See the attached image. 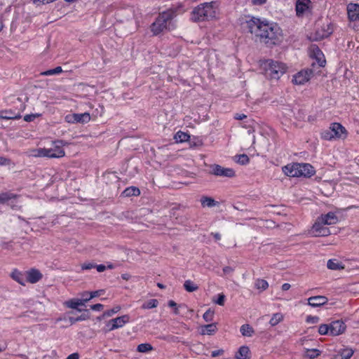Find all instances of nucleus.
Segmentation results:
<instances>
[{
    "mask_svg": "<svg viewBox=\"0 0 359 359\" xmlns=\"http://www.w3.org/2000/svg\"><path fill=\"white\" fill-rule=\"evenodd\" d=\"M248 28L251 34L268 45H276L282 41V30L276 24L261 22L253 18L247 22Z\"/></svg>",
    "mask_w": 359,
    "mask_h": 359,
    "instance_id": "nucleus-1",
    "label": "nucleus"
},
{
    "mask_svg": "<svg viewBox=\"0 0 359 359\" xmlns=\"http://www.w3.org/2000/svg\"><path fill=\"white\" fill-rule=\"evenodd\" d=\"M174 13L165 11L159 14L156 20L151 24V30L154 35H158L164 30H172L176 27L173 22Z\"/></svg>",
    "mask_w": 359,
    "mask_h": 359,
    "instance_id": "nucleus-2",
    "label": "nucleus"
},
{
    "mask_svg": "<svg viewBox=\"0 0 359 359\" xmlns=\"http://www.w3.org/2000/svg\"><path fill=\"white\" fill-rule=\"evenodd\" d=\"M285 175L292 177H311L315 174L313 167L309 163L288 164L282 168Z\"/></svg>",
    "mask_w": 359,
    "mask_h": 359,
    "instance_id": "nucleus-3",
    "label": "nucleus"
},
{
    "mask_svg": "<svg viewBox=\"0 0 359 359\" xmlns=\"http://www.w3.org/2000/svg\"><path fill=\"white\" fill-rule=\"evenodd\" d=\"M215 4V2H210L198 6L192 12V20L194 21H204L214 18L216 15Z\"/></svg>",
    "mask_w": 359,
    "mask_h": 359,
    "instance_id": "nucleus-4",
    "label": "nucleus"
},
{
    "mask_svg": "<svg viewBox=\"0 0 359 359\" xmlns=\"http://www.w3.org/2000/svg\"><path fill=\"white\" fill-rule=\"evenodd\" d=\"M262 67L264 69L266 76L276 80L283 76L287 69V67L284 63L273 60L264 61L262 64Z\"/></svg>",
    "mask_w": 359,
    "mask_h": 359,
    "instance_id": "nucleus-5",
    "label": "nucleus"
},
{
    "mask_svg": "<svg viewBox=\"0 0 359 359\" xmlns=\"http://www.w3.org/2000/svg\"><path fill=\"white\" fill-rule=\"evenodd\" d=\"M62 141H57L55 142V146L53 148L39 149L35 151V154L33 155L38 157L61 158L65 155V152L62 148Z\"/></svg>",
    "mask_w": 359,
    "mask_h": 359,
    "instance_id": "nucleus-6",
    "label": "nucleus"
},
{
    "mask_svg": "<svg viewBox=\"0 0 359 359\" xmlns=\"http://www.w3.org/2000/svg\"><path fill=\"white\" fill-rule=\"evenodd\" d=\"M313 75L311 69H306L300 71L294 75L292 82L297 85H304L308 82Z\"/></svg>",
    "mask_w": 359,
    "mask_h": 359,
    "instance_id": "nucleus-7",
    "label": "nucleus"
},
{
    "mask_svg": "<svg viewBox=\"0 0 359 359\" xmlns=\"http://www.w3.org/2000/svg\"><path fill=\"white\" fill-rule=\"evenodd\" d=\"M333 32L332 27L330 25H326L321 27L320 29H317L313 36H311L313 41H320L324 38L328 37Z\"/></svg>",
    "mask_w": 359,
    "mask_h": 359,
    "instance_id": "nucleus-8",
    "label": "nucleus"
},
{
    "mask_svg": "<svg viewBox=\"0 0 359 359\" xmlns=\"http://www.w3.org/2000/svg\"><path fill=\"white\" fill-rule=\"evenodd\" d=\"M129 316L128 315H123L120 317H117L110 320L108 322V325L111 327L109 328V331L114 330L122 327L125 324L129 322Z\"/></svg>",
    "mask_w": 359,
    "mask_h": 359,
    "instance_id": "nucleus-9",
    "label": "nucleus"
},
{
    "mask_svg": "<svg viewBox=\"0 0 359 359\" xmlns=\"http://www.w3.org/2000/svg\"><path fill=\"white\" fill-rule=\"evenodd\" d=\"M212 174L217 176L232 177L235 175V172L231 168H225L219 165L212 166Z\"/></svg>",
    "mask_w": 359,
    "mask_h": 359,
    "instance_id": "nucleus-10",
    "label": "nucleus"
},
{
    "mask_svg": "<svg viewBox=\"0 0 359 359\" xmlns=\"http://www.w3.org/2000/svg\"><path fill=\"white\" fill-rule=\"evenodd\" d=\"M330 329L331 335L337 336L344 332L346 325L341 320H335L330 324Z\"/></svg>",
    "mask_w": 359,
    "mask_h": 359,
    "instance_id": "nucleus-11",
    "label": "nucleus"
},
{
    "mask_svg": "<svg viewBox=\"0 0 359 359\" xmlns=\"http://www.w3.org/2000/svg\"><path fill=\"white\" fill-rule=\"evenodd\" d=\"M330 129L332 132V135L336 138H341L344 139L346 136V130L344 127H343L340 123H334L331 124Z\"/></svg>",
    "mask_w": 359,
    "mask_h": 359,
    "instance_id": "nucleus-12",
    "label": "nucleus"
},
{
    "mask_svg": "<svg viewBox=\"0 0 359 359\" xmlns=\"http://www.w3.org/2000/svg\"><path fill=\"white\" fill-rule=\"evenodd\" d=\"M347 13L351 21L359 20V4L351 3L347 6Z\"/></svg>",
    "mask_w": 359,
    "mask_h": 359,
    "instance_id": "nucleus-13",
    "label": "nucleus"
},
{
    "mask_svg": "<svg viewBox=\"0 0 359 359\" xmlns=\"http://www.w3.org/2000/svg\"><path fill=\"white\" fill-rule=\"evenodd\" d=\"M318 219L326 225L335 224L338 222V217L335 213L332 212H330L325 215H322Z\"/></svg>",
    "mask_w": 359,
    "mask_h": 359,
    "instance_id": "nucleus-14",
    "label": "nucleus"
},
{
    "mask_svg": "<svg viewBox=\"0 0 359 359\" xmlns=\"http://www.w3.org/2000/svg\"><path fill=\"white\" fill-rule=\"evenodd\" d=\"M27 280L31 283H36L39 281L43 276L42 273L37 269H32L26 272Z\"/></svg>",
    "mask_w": 359,
    "mask_h": 359,
    "instance_id": "nucleus-15",
    "label": "nucleus"
},
{
    "mask_svg": "<svg viewBox=\"0 0 359 359\" xmlns=\"http://www.w3.org/2000/svg\"><path fill=\"white\" fill-rule=\"evenodd\" d=\"M328 299L325 296H314L308 299V304L312 307H318L325 304Z\"/></svg>",
    "mask_w": 359,
    "mask_h": 359,
    "instance_id": "nucleus-16",
    "label": "nucleus"
},
{
    "mask_svg": "<svg viewBox=\"0 0 359 359\" xmlns=\"http://www.w3.org/2000/svg\"><path fill=\"white\" fill-rule=\"evenodd\" d=\"M311 0H297L295 10L297 16L302 15L304 12L309 8V5Z\"/></svg>",
    "mask_w": 359,
    "mask_h": 359,
    "instance_id": "nucleus-17",
    "label": "nucleus"
},
{
    "mask_svg": "<svg viewBox=\"0 0 359 359\" xmlns=\"http://www.w3.org/2000/svg\"><path fill=\"white\" fill-rule=\"evenodd\" d=\"M89 300V299H72L65 303V304L68 307L73 309H77L79 311H81V310L78 309L79 306H83L85 305V303L87 302Z\"/></svg>",
    "mask_w": 359,
    "mask_h": 359,
    "instance_id": "nucleus-18",
    "label": "nucleus"
},
{
    "mask_svg": "<svg viewBox=\"0 0 359 359\" xmlns=\"http://www.w3.org/2000/svg\"><path fill=\"white\" fill-rule=\"evenodd\" d=\"M21 118V115L19 113H15L12 110H4L0 111L1 119H19Z\"/></svg>",
    "mask_w": 359,
    "mask_h": 359,
    "instance_id": "nucleus-19",
    "label": "nucleus"
},
{
    "mask_svg": "<svg viewBox=\"0 0 359 359\" xmlns=\"http://www.w3.org/2000/svg\"><path fill=\"white\" fill-rule=\"evenodd\" d=\"M250 349L248 346H243L240 347L235 357L236 359H248L250 358Z\"/></svg>",
    "mask_w": 359,
    "mask_h": 359,
    "instance_id": "nucleus-20",
    "label": "nucleus"
},
{
    "mask_svg": "<svg viewBox=\"0 0 359 359\" xmlns=\"http://www.w3.org/2000/svg\"><path fill=\"white\" fill-rule=\"evenodd\" d=\"M327 266L330 270H341L344 269L341 262L336 259H329L327 263Z\"/></svg>",
    "mask_w": 359,
    "mask_h": 359,
    "instance_id": "nucleus-21",
    "label": "nucleus"
},
{
    "mask_svg": "<svg viewBox=\"0 0 359 359\" xmlns=\"http://www.w3.org/2000/svg\"><path fill=\"white\" fill-rule=\"evenodd\" d=\"M201 203L203 207L212 208L218 204V202L212 198L208 196H202Z\"/></svg>",
    "mask_w": 359,
    "mask_h": 359,
    "instance_id": "nucleus-22",
    "label": "nucleus"
},
{
    "mask_svg": "<svg viewBox=\"0 0 359 359\" xmlns=\"http://www.w3.org/2000/svg\"><path fill=\"white\" fill-rule=\"evenodd\" d=\"M217 326L215 323L205 325L201 327V334H213L217 331Z\"/></svg>",
    "mask_w": 359,
    "mask_h": 359,
    "instance_id": "nucleus-23",
    "label": "nucleus"
},
{
    "mask_svg": "<svg viewBox=\"0 0 359 359\" xmlns=\"http://www.w3.org/2000/svg\"><path fill=\"white\" fill-rule=\"evenodd\" d=\"M140 194V191L135 187H130L126 188L123 192L122 196L124 197L136 196Z\"/></svg>",
    "mask_w": 359,
    "mask_h": 359,
    "instance_id": "nucleus-24",
    "label": "nucleus"
},
{
    "mask_svg": "<svg viewBox=\"0 0 359 359\" xmlns=\"http://www.w3.org/2000/svg\"><path fill=\"white\" fill-rule=\"evenodd\" d=\"M325 224L321 222L320 220L317 219V220L312 226L311 233L313 234L314 236H318L317 233L323 231V229L325 227Z\"/></svg>",
    "mask_w": 359,
    "mask_h": 359,
    "instance_id": "nucleus-25",
    "label": "nucleus"
},
{
    "mask_svg": "<svg viewBox=\"0 0 359 359\" xmlns=\"http://www.w3.org/2000/svg\"><path fill=\"white\" fill-rule=\"evenodd\" d=\"M76 123H86L90 121V116L88 113L75 114Z\"/></svg>",
    "mask_w": 359,
    "mask_h": 359,
    "instance_id": "nucleus-26",
    "label": "nucleus"
},
{
    "mask_svg": "<svg viewBox=\"0 0 359 359\" xmlns=\"http://www.w3.org/2000/svg\"><path fill=\"white\" fill-rule=\"evenodd\" d=\"M154 350L153 346L148 343L140 344L137 347V351L140 353H146Z\"/></svg>",
    "mask_w": 359,
    "mask_h": 359,
    "instance_id": "nucleus-27",
    "label": "nucleus"
},
{
    "mask_svg": "<svg viewBox=\"0 0 359 359\" xmlns=\"http://www.w3.org/2000/svg\"><path fill=\"white\" fill-rule=\"evenodd\" d=\"M241 334L245 337H251L254 333L253 328L248 324L243 325L240 330Z\"/></svg>",
    "mask_w": 359,
    "mask_h": 359,
    "instance_id": "nucleus-28",
    "label": "nucleus"
},
{
    "mask_svg": "<svg viewBox=\"0 0 359 359\" xmlns=\"http://www.w3.org/2000/svg\"><path fill=\"white\" fill-rule=\"evenodd\" d=\"M184 287L189 292L196 291L198 289V286L190 280L184 282Z\"/></svg>",
    "mask_w": 359,
    "mask_h": 359,
    "instance_id": "nucleus-29",
    "label": "nucleus"
},
{
    "mask_svg": "<svg viewBox=\"0 0 359 359\" xmlns=\"http://www.w3.org/2000/svg\"><path fill=\"white\" fill-rule=\"evenodd\" d=\"M12 278L20 284L25 285V278L21 272L18 270H14L11 274Z\"/></svg>",
    "mask_w": 359,
    "mask_h": 359,
    "instance_id": "nucleus-30",
    "label": "nucleus"
},
{
    "mask_svg": "<svg viewBox=\"0 0 359 359\" xmlns=\"http://www.w3.org/2000/svg\"><path fill=\"white\" fill-rule=\"evenodd\" d=\"M283 320V315L281 313H274L271 318L269 323L271 326H275Z\"/></svg>",
    "mask_w": 359,
    "mask_h": 359,
    "instance_id": "nucleus-31",
    "label": "nucleus"
},
{
    "mask_svg": "<svg viewBox=\"0 0 359 359\" xmlns=\"http://www.w3.org/2000/svg\"><path fill=\"white\" fill-rule=\"evenodd\" d=\"M189 138V135L186 133H183L182 131H179L175 135V139L177 142H183L188 141Z\"/></svg>",
    "mask_w": 359,
    "mask_h": 359,
    "instance_id": "nucleus-32",
    "label": "nucleus"
},
{
    "mask_svg": "<svg viewBox=\"0 0 359 359\" xmlns=\"http://www.w3.org/2000/svg\"><path fill=\"white\" fill-rule=\"evenodd\" d=\"M158 304V302L156 299H152L149 300L148 302L144 303L142 306L143 309H149L156 308Z\"/></svg>",
    "mask_w": 359,
    "mask_h": 359,
    "instance_id": "nucleus-33",
    "label": "nucleus"
},
{
    "mask_svg": "<svg viewBox=\"0 0 359 359\" xmlns=\"http://www.w3.org/2000/svg\"><path fill=\"white\" fill-rule=\"evenodd\" d=\"M341 359H349L353 354V351L351 348H344L339 352Z\"/></svg>",
    "mask_w": 359,
    "mask_h": 359,
    "instance_id": "nucleus-34",
    "label": "nucleus"
},
{
    "mask_svg": "<svg viewBox=\"0 0 359 359\" xmlns=\"http://www.w3.org/2000/svg\"><path fill=\"white\" fill-rule=\"evenodd\" d=\"M255 287L258 290H265L269 287V284L265 280L258 279L255 282Z\"/></svg>",
    "mask_w": 359,
    "mask_h": 359,
    "instance_id": "nucleus-35",
    "label": "nucleus"
},
{
    "mask_svg": "<svg viewBox=\"0 0 359 359\" xmlns=\"http://www.w3.org/2000/svg\"><path fill=\"white\" fill-rule=\"evenodd\" d=\"M235 158H236V162L241 165H245L248 163L250 161L248 156L246 154L238 155L236 156Z\"/></svg>",
    "mask_w": 359,
    "mask_h": 359,
    "instance_id": "nucleus-36",
    "label": "nucleus"
},
{
    "mask_svg": "<svg viewBox=\"0 0 359 359\" xmlns=\"http://www.w3.org/2000/svg\"><path fill=\"white\" fill-rule=\"evenodd\" d=\"M321 137L325 140H332L334 139L330 127L321 133Z\"/></svg>",
    "mask_w": 359,
    "mask_h": 359,
    "instance_id": "nucleus-37",
    "label": "nucleus"
},
{
    "mask_svg": "<svg viewBox=\"0 0 359 359\" xmlns=\"http://www.w3.org/2000/svg\"><path fill=\"white\" fill-rule=\"evenodd\" d=\"M62 72L61 67H57L55 69H49L48 71L42 72L41 74L44 76H50L53 74H57Z\"/></svg>",
    "mask_w": 359,
    "mask_h": 359,
    "instance_id": "nucleus-38",
    "label": "nucleus"
},
{
    "mask_svg": "<svg viewBox=\"0 0 359 359\" xmlns=\"http://www.w3.org/2000/svg\"><path fill=\"white\" fill-rule=\"evenodd\" d=\"M318 332L321 335H325V334H330V325H327V324L320 325L318 328Z\"/></svg>",
    "mask_w": 359,
    "mask_h": 359,
    "instance_id": "nucleus-39",
    "label": "nucleus"
},
{
    "mask_svg": "<svg viewBox=\"0 0 359 359\" xmlns=\"http://www.w3.org/2000/svg\"><path fill=\"white\" fill-rule=\"evenodd\" d=\"M13 197L14 196L11 194L2 193L0 194V203H4Z\"/></svg>",
    "mask_w": 359,
    "mask_h": 359,
    "instance_id": "nucleus-40",
    "label": "nucleus"
},
{
    "mask_svg": "<svg viewBox=\"0 0 359 359\" xmlns=\"http://www.w3.org/2000/svg\"><path fill=\"white\" fill-rule=\"evenodd\" d=\"M213 316H214V311L210 310V309H208V311H206V312L203 314V319L206 321V322H210L212 320V318H213Z\"/></svg>",
    "mask_w": 359,
    "mask_h": 359,
    "instance_id": "nucleus-41",
    "label": "nucleus"
},
{
    "mask_svg": "<svg viewBox=\"0 0 359 359\" xmlns=\"http://www.w3.org/2000/svg\"><path fill=\"white\" fill-rule=\"evenodd\" d=\"M320 351L318 349H308L306 355L309 358H314L319 355Z\"/></svg>",
    "mask_w": 359,
    "mask_h": 359,
    "instance_id": "nucleus-42",
    "label": "nucleus"
},
{
    "mask_svg": "<svg viewBox=\"0 0 359 359\" xmlns=\"http://www.w3.org/2000/svg\"><path fill=\"white\" fill-rule=\"evenodd\" d=\"M120 309H121L120 306H116L111 310L104 311L103 313V316L104 317H110L112 315H114V313L118 312Z\"/></svg>",
    "mask_w": 359,
    "mask_h": 359,
    "instance_id": "nucleus-43",
    "label": "nucleus"
},
{
    "mask_svg": "<svg viewBox=\"0 0 359 359\" xmlns=\"http://www.w3.org/2000/svg\"><path fill=\"white\" fill-rule=\"evenodd\" d=\"M316 57H317L319 66L324 67L326 63V61L323 57V55L319 50H318V54L316 55Z\"/></svg>",
    "mask_w": 359,
    "mask_h": 359,
    "instance_id": "nucleus-44",
    "label": "nucleus"
},
{
    "mask_svg": "<svg viewBox=\"0 0 359 359\" xmlns=\"http://www.w3.org/2000/svg\"><path fill=\"white\" fill-rule=\"evenodd\" d=\"M39 114H27L24 116V120L27 122H31L34 121L35 118L39 117Z\"/></svg>",
    "mask_w": 359,
    "mask_h": 359,
    "instance_id": "nucleus-45",
    "label": "nucleus"
},
{
    "mask_svg": "<svg viewBox=\"0 0 359 359\" xmlns=\"http://www.w3.org/2000/svg\"><path fill=\"white\" fill-rule=\"evenodd\" d=\"M65 121L67 123H76L75 114H68L65 116Z\"/></svg>",
    "mask_w": 359,
    "mask_h": 359,
    "instance_id": "nucleus-46",
    "label": "nucleus"
},
{
    "mask_svg": "<svg viewBox=\"0 0 359 359\" xmlns=\"http://www.w3.org/2000/svg\"><path fill=\"white\" fill-rule=\"evenodd\" d=\"M319 320V318L317 316H307L306 318V322L312 324L317 323Z\"/></svg>",
    "mask_w": 359,
    "mask_h": 359,
    "instance_id": "nucleus-47",
    "label": "nucleus"
},
{
    "mask_svg": "<svg viewBox=\"0 0 359 359\" xmlns=\"http://www.w3.org/2000/svg\"><path fill=\"white\" fill-rule=\"evenodd\" d=\"M331 233L330 229L327 227H325L322 231L317 233L318 236H326Z\"/></svg>",
    "mask_w": 359,
    "mask_h": 359,
    "instance_id": "nucleus-48",
    "label": "nucleus"
},
{
    "mask_svg": "<svg viewBox=\"0 0 359 359\" xmlns=\"http://www.w3.org/2000/svg\"><path fill=\"white\" fill-rule=\"evenodd\" d=\"M225 296L223 294H219L217 300L215 302L216 304L223 306L224 304Z\"/></svg>",
    "mask_w": 359,
    "mask_h": 359,
    "instance_id": "nucleus-49",
    "label": "nucleus"
},
{
    "mask_svg": "<svg viewBox=\"0 0 359 359\" xmlns=\"http://www.w3.org/2000/svg\"><path fill=\"white\" fill-rule=\"evenodd\" d=\"M78 242L74 238L68 239L67 241H65L63 243V245H78Z\"/></svg>",
    "mask_w": 359,
    "mask_h": 359,
    "instance_id": "nucleus-50",
    "label": "nucleus"
},
{
    "mask_svg": "<svg viewBox=\"0 0 359 359\" xmlns=\"http://www.w3.org/2000/svg\"><path fill=\"white\" fill-rule=\"evenodd\" d=\"M103 290H97L90 293L89 300L102 294Z\"/></svg>",
    "mask_w": 359,
    "mask_h": 359,
    "instance_id": "nucleus-51",
    "label": "nucleus"
},
{
    "mask_svg": "<svg viewBox=\"0 0 359 359\" xmlns=\"http://www.w3.org/2000/svg\"><path fill=\"white\" fill-rule=\"evenodd\" d=\"M95 264H91V263H88V264H83L81 265V269L83 270H88V269H91L93 268H95Z\"/></svg>",
    "mask_w": 359,
    "mask_h": 359,
    "instance_id": "nucleus-52",
    "label": "nucleus"
},
{
    "mask_svg": "<svg viewBox=\"0 0 359 359\" xmlns=\"http://www.w3.org/2000/svg\"><path fill=\"white\" fill-rule=\"evenodd\" d=\"M168 306L170 307H174L175 308V311H174L175 313L178 314L179 312H178V309L177 308V304L174 301H172V300L169 301Z\"/></svg>",
    "mask_w": 359,
    "mask_h": 359,
    "instance_id": "nucleus-53",
    "label": "nucleus"
},
{
    "mask_svg": "<svg viewBox=\"0 0 359 359\" xmlns=\"http://www.w3.org/2000/svg\"><path fill=\"white\" fill-rule=\"evenodd\" d=\"M104 308V306L101 304H96L91 306V309L94 311H100Z\"/></svg>",
    "mask_w": 359,
    "mask_h": 359,
    "instance_id": "nucleus-54",
    "label": "nucleus"
},
{
    "mask_svg": "<svg viewBox=\"0 0 359 359\" xmlns=\"http://www.w3.org/2000/svg\"><path fill=\"white\" fill-rule=\"evenodd\" d=\"M223 353H224V351L222 349L214 351L212 352L211 355H212V357L215 358V357L222 355Z\"/></svg>",
    "mask_w": 359,
    "mask_h": 359,
    "instance_id": "nucleus-55",
    "label": "nucleus"
},
{
    "mask_svg": "<svg viewBox=\"0 0 359 359\" xmlns=\"http://www.w3.org/2000/svg\"><path fill=\"white\" fill-rule=\"evenodd\" d=\"M233 271V269L231 266H225L223 269V272L224 274H229Z\"/></svg>",
    "mask_w": 359,
    "mask_h": 359,
    "instance_id": "nucleus-56",
    "label": "nucleus"
},
{
    "mask_svg": "<svg viewBox=\"0 0 359 359\" xmlns=\"http://www.w3.org/2000/svg\"><path fill=\"white\" fill-rule=\"evenodd\" d=\"M95 268H96V269L98 272H102L107 269V266L103 264H99V265H95Z\"/></svg>",
    "mask_w": 359,
    "mask_h": 359,
    "instance_id": "nucleus-57",
    "label": "nucleus"
},
{
    "mask_svg": "<svg viewBox=\"0 0 359 359\" xmlns=\"http://www.w3.org/2000/svg\"><path fill=\"white\" fill-rule=\"evenodd\" d=\"M9 163V160L4 158V157H2V156H0V165H6V164H8Z\"/></svg>",
    "mask_w": 359,
    "mask_h": 359,
    "instance_id": "nucleus-58",
    "label": "nucleus"
},
{
    "mask_svg": "<svg viewBox=\"0 0 359 359\" xmlns=\"http://www.w3.org/2000/svg\"><path fill=\"white\" fill-rule=\"evenodd\" d=\"M266 0H252V3L255 5H262L264 4Z\"/></svg>",
    "mask_w": 359,
    "mask_h": 359,
    "instance_id": "nucleus-59",
    "label": "nucleus"
},
{
    "mask_svg": "<svg viewBox=\"0 0 359 359\" xmlns=\"http://www.w3.org/2000/svg\"><path fill=\"white\" fill-rule=\"evenodd\" d=\"M67 359H79V354L78 353H72L69 355Z\"/></svg>",
    "mask_w": 359,
    "mask_h": 359,
    "instance_id": "nucleus-60",
    "label": "nucleus"
},
{
    "mask_svg": "<svg viewBox=\"0 0 359 359\" xmlns=\"http://www.w3.org/2000/svg\"><path fill=\"white\" fill-rule=\"evenodd\" d=\"M291 285L289 283H284L282 285V290L284 291L288 290L290 288Z\"/></svg>",
    "mask_w": 359,
    "mask_h": 359,
    "instance_id": "nucleus-61",
    "label": "nucleus"
},
{
    "mask_svg": "<svg viewBox=\"0 0 359 359\" xmlns=\"http://www.w3.org/2000/svg\"><path fill=\"white\" fill-rule=\"evenodd\" d=\"M245 117H246V116L245 114H236V116H235V118L237 120H243Z\"/></svg>",
    "mask_w": 359,
    "mask_h": 359,
    "instance_id": "nucleus-62",
    "label": "nucleus"
},
{
    "mask_svg": "<svg viewBox=\"0 0 359 359\" xmlns=\"http://www.w3.org/2000/svg\"><path fill=\"white\" fill-rule=\"evenodd\" d=\"M213 236L216 240H219L221 238V236L218 233H213Z\"/></svg>",
    "mask_w": 359,
    "mask_h": 359,
    "instance_id": "nucleus-63",
    "label": "nucleus"
},
{
    "mask_svg": "<svg viewBox=\"0 0 359 359\" xmlns=\"http://www.w3.org/2000/svg\"><path fill=\"white\" fill-rule=\"evenodd\" d=\"M121 277L124 280H128V278H129L128 274H126H126H123Z\"/></svg>",
    "mask_w": 359,
    "mask_h": 359,
    "instance_id": "nucleus-64",
    "label": "nucleus"
}]
</instances>
